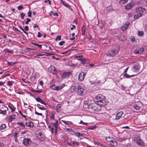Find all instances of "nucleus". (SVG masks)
Masks as SVG:
<instances>
[{
	"mask_svg": "<svg viewBox=\"0 0 147 147\" xmlns=\"http://www.w3.org/2000/svg\"><path fill=\"white\" fill-rule=\"evenodd\" d=\"M68 144L72 146H76L78 145L79 143L76 141H71L68 143Z\"/></svg>",
	"mask_w": 147,
	"mask_h": 147,
	"instance_id": "obj_15",
	"label": "nucleus"
},
{
	"mask_svg": "<svg viewBox=\"0 0 147 147\" xmlns=\"http://www.w3.org/2000/svg\"><path fill=\"white\" fill-rule=\"evenodd\" d=\"M80 61L82 64H84L86 62V59L85 58L81 59Z\"/></svg>",
	"mask_w": 147,
	"mask_h": 147,
	"instance_id": "obj_45",
	"label": "nucleus"
},
{
	"mask_svg": "<svg viewBox=\"0 0 147 147\" xmlns=\"http://www.w3.org/2000/svg\"><path fill=\"white\" fill-rule=\"evenodd\" d=\"M13 82L11 81H8L7 82L8 85L9 86H11L13 85Z\"/></svg>",
	"mask_w": 147,
	"mask_h": 147,
	"instance_id": "obj_47",
	"label": "nucleus"
},
{
	"mask_svg": "<svg viewBox=\"0 0 147 147\" xmlns=\"http://www.w3.org/2000/svg\"><path fill=\"white\" fill-rule=\"evenodd\" d=\"M73 133L74 134L78 137H80V136H83V134L79 132H76L75 131H74Z\"/></svg>",
	"mask_w": 147,
	"mask_h": 147,
	"instance_id": "obj_25",
	"label": "nucleus"
},
{
	"mask_svg": "<svg viewBox=\"0 0 147 147\" xmlns=\"http://www.w3.org/2000/svg\"><path fill=\"white\" fill-rule=\"evenodd\" d=\"M86 74V73L84 72L80 73L79 74V80L80 81H82L84 79Z\"/></svg>",
	"mask_w": 147,
	"mask_h": 147,
	"instance_id": "obj_7",
	"label": "nucleus"
},
{
	"mask_svg": "<svg viewBox=\"0 0 147 147\" xmlns=\"http://www.w3.org/2000/svg\"><path fill=\"white\" fill-rule=\"evenodd\" d=\"M18 134V133L16 132L13 134V136L15 137H17V136Z\"/></svg>",
	"mask_w": 147,
	"mask_h": 147,
	"instance_id": "obj_59",
	"label": "nucleus"
},
{
	"mask_svg": "<svg viewBox=\"0 0 147 147\" xmlns=\"http://www.w3.org/2000/svg\"><path fill=\"white\" fill-rule=\"evenodd\" d=\"M54 115L53 113H52L51 114V115L50 116V119L52 121H53L54 120H55L54 119Z\"/></svg>",
	"mask_w": 147,
	"mask_h": 147,
	"instance_id": "obj_39",
	"label": "nucleus"
},
{
	"mask_svg": "<svg viewBox=\"0 0 147 147\" xmlns=\"http://www.w3.org/2000/svg\"><path fill=\"white\" fill-rule=\"evenodd\" d=\"M134 3L133 2L129 3L125 6V9L127 10L130 9L134 6Z\"/></svg>",
	"mask_w": 147,
	"mask_h": 147,
	"instance_id": "obj_8",
	"label": "nucleus"
},
{
	"mask_svg": "<svg viewBox=\"0 0 147 147\" xmlns=\"http://www.w3.org/2000/svg\"><path fill=\"white\" fill-rule=\"evenodd\" d=\"M61 121L64 124L67 125H72L73 124L72 122L69 121H66L61 120Z\"/></svg>",
	"mask_w": 147,
	"mask_h": 147,
	"instance_id": "obj_31",
	"label": "nucleus"
},
{
	"mask_svg": "<svg viewBox=\"0 0 147 147\" xmlns=\"http://www.w3.org/2000/svg\"><path fill=\"white\" fill-rule=\"evenodd\" d=\"M142 103L140 102L135 103L133 105V107L137 110H140L142 106Z\"/></svg>",
	"mask_w": 147,
	"mask_h": 147,
	"instance_id": "obj_5",
	"label": "nucleus"
},
{
	"mask_svg": "<svg viewBox=\"0 0 147 147\" xmlns=\"http://www.w3.org/2000/svg\"><path fill=\"white\" fill-rule=\"evenodd\" d=\"M137 144L139 145H142L143 144V142L140 139L136 141Z\"/></svg>",
	"mask_w": 147,
	"mask_h": 147,
	"instance_id": "obj_29",
	"label": "nucleus"
},
{
	"mask_svg": "<svg viewBox=\"0 0 147 147\" xmlns=\"http://www.w3.org/2000/svg\"><path fill=\"white\" fill-rule=\"evenodd\" d=\"M26 124L27 126L30 128L33 127L34 126V125L33 123L32 122L26 123Z\"/></svg>",
	"mask_w": 147,
	"mask_h": 147,
	"instance_id": "obj_24",
	"label": "nucleus"
},
{
	"mask_svg": "<svg viewBox=\"0 0 147 147\" xmlns=\"http://www.w3.org/2000/svg\"><path fill=\"white\" fill-rule=\"evenodd\" d=\"M33 44L34 45L39 47V48H41L42 47V45H39L36 43H33Z\"/></svg>",
	"mask_w": 147,
	"mask_h": 147,
	"instance_id": "obj_53",
	"label": "nucleus"
},
{
	"mask_svg": "<svg viewBox=\"0 0 147 147\" xmlns=\"http://www.w3.org/2000/svg\"><path fill=\"white\" fill-rule=\"evenodd\" d=\"M65 43V42L64 41H61L59 43V45L60 46H62Z\"/></svg>",
	"mask_w": 147,
	"mask_h": 147,
	"instance_id": "obj_56",
	"label": "nucleus"
},
{
	"mask_svg": "<svg viewBox=\"0 0 147 147\" xmlns=\"http://www.w3.org/2000/svg\"><path fill=\"white\" fill-rule=\"evenodd\" d=\"M52 124H53V126L55 128V132H56L58 129V122L57 120H54V121H52Z\"/></svg>",
	"mask_w": 147,
	"mask_h": 147,
	"instance_id": "obj_12",
	"label": "nucleus"
},
{
	"mask_svg": "<svg viewBox=\"0 0 147 147\" xmlns=\"http://www.w3.org/2000/svg\"><path fill=\"white\" fill-rule=\"evenodd\" d=\"M61 2L62 3V4L65 6L66 7H69L70 6L69 5L67 4V3H65V2H64L62 0H60Z\"/></svg>",
	"mask_w": 147,
	"mask_h": 147,
	"instance_id": "obj_33",
	"label": "nucleus"
},
{
	"mask_svg": "<svg viewBox=\"0 0 147 147\" xmlns=\"http://www.w3.org/2000/svg\"><path fill=\"white\" fill-rule=\"evenodd\" d=\"M71 74L70 72H65L63 73V74L61 76V78L62 79L65 78L69 77Z\"/></svg>",
	"mask_w": 147,
	"mask_h": 147,
	"instance_id": "obj_13",
	"label": "nucleus"
},
{
	"mask_svg": "<svg viewBox=\"0 0 147 147\" xmlns=\"http://www.w3.org/2000/svg\"><path fill=\"white\" fill-rule=\"evenodd\" d=\"M66 129L67 131H69V132H73L74 131L72 129H70L66 128Z\"/></svg>",
	"mask_w": 147,
	"mask_h": 147,
	"instance_id": "obj_58",
	"label": "nucleus"
},
{
	"mask_svg": "<svg viewBox=\"0 0 147 147\" xmlns=\"http://www.w3.org/2000/svg\"><path fill=\"white\" fill-rule=\"evenodd\" d=\"M16 116L15 115H11L10 116H9L8 117V119L9 120V121H12L13 119H15L16 118V117H16Z\"/></svg>",
	"mask_w": 147,
	"mask_h": 147,
	"instance_id": "obj_23",
	"label": "nucleus"
},
{
	"mask_svg": "<svg viewBox=\"0 0 147 147\" xmlns=\"http://www.w3.org/2000/svg\"><path fill=\"white\" fill-rule=\"evenodd\" d=\"M49 71L54 74L57 72V69L54 66H51L49 68Z\"/></svg>",
	"mask_w": 147,
	"mask_h": 147,
	"instance_id": "obj_14",
	"label": "nucleus"
},
{
	"mask_svg": "<svg viewBox=\"0 0 147 147\" xmlns=\"http://www.w3.org/2000/svg\"><path fill=\"white\" fill-rule=\"evenodd\" d=\"M96 126H92L88 128V129H89L93 130L96 128Z\"/></svg>",
	"mask_w": 147,
	"mask_h": 147,
	"instance_id": "obj_49",
	"label": "nucleus"
},
{
	"mask_svg": "<svg viewBox=\"0 0 147 147\" xmlns=\"http://www.w3.org/2000/svg\"><path fill=\"white\" fill-rule=\"evenodd\" d=\"M77 88L74 86H72L70 89V91L71 93H73L76 91Z\"/></svg>",
	"mask_w": 147,
	"mask_h": 147,
	"instance_id": "obj_26",
	"label": "nucleus"
},
{
	"mask_svg": "<svg viewBox=\"0 0 147 147\" xmlns=\"http://www.w3.org/2000/svg\"><path fill=\"white\" fill-rule=\"evenodd\" d=\"M79 124H82L85 125H88V123H86L82 121H80V122L79 123Z\"/></svg>",
	"mask_w": 147,
	"mask_h": 147,
	"instance_id": "obj_46",
	"label": "nucleus"
},
{
	"mask_svg": "<svg viewBox=\"0 0 147 147\" xmlns=\"http://www.w3.org/2000/svg\"><path fill=\"white\" fill-rule=\"evenodd\" d=\"M117 54V53H116V51L114 50L109 51L106 54V55L109 57H113Z\"/></svg>",
	"mask_w": 147,
	"mask_h": 147,
	"instance_id": "obj_2",
	"label": "nucleus"
},
{
	"mask_svg": "<svg viewBox=\"0 0 147 147\" xmlns=\"http://www.w3.org/2000/svg\"><path fill=\"white\" fill-rule=\"evenodd\" d=\"M39 137H38L40 140L42 141H44L45 139V136L44 134H43L41 132H39L38 134Z\"/></svg>",
	"mask_w": 147,
	"mask_h": 147,
	"instance_id": "obj_16",
	"label": "nucleus"
},
{
	"mask_svg": "<svg viewBox=\"0 0 147 147\" xmlns=\"http://www.w3.org/2000/svg\"><path fill=\"white\" fill-rule=\"evenodd\" d=\"M82 32H85V27L84 25H83L82 28Z\"/></svg>",
	"mask_w": 147,
	"mask_h": 147,
	"instance_id": "obj_57",
	"label": "nucleus"
},
{
	"mask_svg": "<svg viewBox=\"0 0 147 147\" xmlns=\"http://www.w3.org/2000/svg\"><path fill=\"white\" fill-rule=\"evenodd\" d=\"M31 141L29 138H24L23 140V144L25 146H27L31 142Z\"/></svg>",
	"mask_w": 147,
	"mask_h": 147,
	"instance_id": "obj_10",
	"label": "nucleus"
},
{
	"mask_svg": "<svg viewBox=\"0 0 147 147\" xmlns=\"http://www.w3.org/2000/svg\"><path fill=\"white\" fill-rule=\"evenodd\" d=\"M84 89L81 86H79L78 87L77 94L78 95H82L83 93Z\"/></svg>",
	"mask_w": 147,
	"mask_h": 147,
	"instance_id": "obj_9",
	"label": "nucleus"
},
{
	"mask_svg": "<svg viewBox=\"0 0 147 147\" xmlns=\"http://www.w3.org/2000/svg\"><path fill=\"white\" fill-rule=\"evenodd\" d=\"M61 139L63 142H65L67 140V136H66L63 135L61 137Z\"/></svg>",
	"mask_w": 147,
	"mask_h": 147,
	"instance_id": "obj_28",
	"label": "nucleus"
},
{
	"mask_svg": "<svg viewBox=\"0 0 147 147\" xmlns=\"http://www.w3.org/2000/svg\"><path fill=\"white\" fill-rule=\"evenodd\" d=\"M23 7V6L21 5H20L18 7V9L20 10Z\"/></svg>",
	"mask_w": 147,
	"mask_h": 147,
	"instance_id": "obj_62",
	"label": "nucleus"
},
{
	"mask_svg": "<svg viewBox=\"0 0 147 147\" xmlns=\"http://www.w3.org/2000/svg\"><path fill=\"white\" fill-rule=\"evenodd\" d=\"M3 108H5V109L4 110H2L1 109H0V114H2L3 115H5L7 113L6 109H8L7 107H6L5 106H4Z\"/></svg>",
	"mask_w": 147,
	"mask_h": 147,
	"instance_id": "obj_19",
	"label": "nucleus"
},
{
	"mask_svg": "<svg viewBox=\"0 0 147 147\" xmlns=\"http://www.w3.org/2000/svg\"><path fill=\"white\" fill-rule=\"evenodd\" d=\"M4 51L5 52H7L11 54H13V50H9L7 48L5 49L4 50Z\"/></svg>",
	"mask_w": 147,
	"mask_h": 147,
	"instance_id": "obj_30",
	"label": "nucleus"
},
{
	"mask_svg": "<svg viewBox=\"0 0 147 147\" xmlns=\"http://www.w3.org/2000/svg\"><path fill=\"white\" fill-rule=\"evenodd\" d=\"M133 14V13L131 12L129 13L128 14V17L129 18H130L132 16Z\"/></svg>",
	"mask_w": 147,
	"mask_h": 147,
	"instance_id": "obj_55",
	"label": "nucleus"
},
{
	"mask_svg": "<svg viewBox=\"0 0 147 147\" xmlns=\"http://www.w3.org/2000/svg\"><path fill=\"white\" fill-rule=\"evenodd\" d=\"M146 10L145 8L142 7H140L137 8L136 9V11L137 14H140L142 16L144 12Z\"/></svg>",
	"mask_w": 147,
	"mask_h": 147,
	"instance_id": "obj_4",
	"label": "nucleus"
},
{
	"mask_svg": "<svg viewBox=\"0 0 147 147\" xmlns=\"http://www.w3.org/2000/svg\"><path fill=\"white\" fill-rule=\"evenodd\" d=\"M24 29L26 31H28V30L29 28L28 26H26L25 27Z\"/></svg>",
	"mask_w": 147,
	"mask_h": 147,
	"instance_id": "obj_64",
	"label": "nucleus"
},
{
	"mask_svg": "<svg viewBox=\"0 0 147 147\" xmlns=\"http://www.w3.org/2000/svg\"><path fill=\"white\" fill-rule=\"evenodd\" d=\"M129 23H127L125 24L124 26H123L121 28V30L123 31H125L127 29L129 25Z\"/></svg>",
	"mask_w": 147,
	"mask_h": 147,
	"instance_id": "obj_22",
	"label": "nucleus"
},
{
	"mask_svg": "<svg viewBox=\"0 0 147 147\" xmlns=\"http://www.w3.org/2000/svg\"><path fill=\"white\" fill-rule=\"evenodd\" d=\"M39 83L40 85L41 86H42L43 85V82L42 80H40L39 82Z\"/></svg>",
	"mask_w": 147,
	"mask_h": 147,
	"instance_id": "obj_63",
	"label": "nucleus"
},
{
	"mask_svg": "<svg viewBox=\"0 0 147 147\" xmlns=\"http://www.w3.org/2000/svg\"><path fill=\"white\" fill-rule=\"evenodd\" d=\"M27 21L25 22L26 24H28V22H30L31 20L30 18H27L26 19Z\"/></svg>",
	"mask_w": 147,
	"mask_h": 147,
	"instance_id": "obj_50",
	"label": "nucleus"
},
{
	"mask_svg": "<svg viewBox=\"0 0 147 147\" xmlns=\"http://www.w3.org/2000/svg\"><path fill=\"white\" fill-rule=\"evenodd\" d=\"M17 124L18 125H20L22 127H24V128H25V125L22 123L20 122H17Z\"/></svg>",
	"mask_w": 147,
	"mask_h": 147,
	"instance_id": "obj_35",
	"label": "nucleus"
},
{
	"mask_svg": "<svg viewBox=\"0 0 147 147\" xmlns=\"http://www.w3.org/2000/svg\"><path fill=\"white\" fill-rule=\"evenodd\" d=\"M35 113L36 115L41 116H42V113H39L36 111H35Z\"/></svg>",
	"mask_w": 147,
	"mask_h": 147,
	"instance_id": "obj_51",
	"label": "nucleus"
},
{
	"mask_svg": "<svg viewBox=\"0 0 147 147\" xmlns=\"http://www.w3.org/2000/svg\"><path fill=\"white\" fill-rule=\"evenodd\" d=\"M37 102H40L41 104L46 105V104L45 102L44 101L42 100L40 98L38 97H37L36 98H35Z\"/></svg>",
	"mask_w": 147,
	"mask_h": 147,
	"instance_id": "obj_20",
	"label": "nucleus"
},
{
	"mask_svg": "<svg viewBox=\"0 0 147 147\" xmlns=\"http://www.w3.org/2000/svg\"><path fill=\"white\" fill-rule=\"evenodd\" d=\"M38 108L40 110H45L46 109V108L43 107H38Z\"/></svg>",
	"mask_w": 147,
	"mask_h": 147,
	"instance_id": "obj_61",
	"label": "nucleus"
},
{
	"mask_svg": "<svg viewBox=\"0 0 147 147\" xmlns=\"http://www.w3.org/2000/svg\"><path fill=\"white\" fill-rule=\"evenodd\" d=\"M141 15L140 14H137L134 16V18L135 19H137L139 17H141Z\"/></svg>",
	"mask_w": 147,
	"mask_h": 147,
	"instance_id": "obj_42",
	"label": "nucleus"
},
{
	"mask_svg": "<svg viewBox=\"0 0 147 147\" xmlns=\"http://www.w3.org/2000/svg\"><path fill=\"white\" fill-rule=\"evenodd\" d=\"M119 39L123 41L126 39V37L124 35H121V36L120 37Z\"/></svg>",
	"mask_w": 147,
	"mask_h": 147,
	"instance_id": "obj_32",
	"label": "nucleus"
},
{
	"mask_svg": "<svg viewBox=\"0 0 147 147\" xmlns=\"http://www.w3.org/2000/svg\"><path fill=\"white\" fill-rule=\"evenodd\" d=\"M28 16L29 17H31L32 15V12L31 11H30L28 12Z\"/></svg>",
	"mask_w": 147,
	"mask_h": 147,
	"instance_id": "obj_60",
	"label": "nucleus"
},
{
	"mask_svg": "<svg viewBox=\"0 0 147 147\" xmlns=\"http://www.w3.org/2000/svg\"><path fill=\"white\" fill-rule=\"evenodd\" d=\"M16 62H9L7 61V64L10 66H13L14 64H16Z\"/></svg>",
	"mask_w": 147,
	"mask_h": 147,
	"instance_id": "obj_37",
	"label": "nucleus"
},
{
	"mask_svg": "<svg viewBox=\"0 0 147 147\" xmlns=\"http://www.w3.org/2000/svg\"><path fill=\"white\" fill-rule=\"evenodd\" d=\"M112 143L113 144H111V146H116L117 145V143L116 141H112Z\"/></svg>",
	"mask_w": 147,
	"mask_h": 147,
	"instance_id": "obj_40",
	"label": "nucleus"
},
{
	"mask_svg": "<svg viewBox=\"0 0 147 147\" xmlns=\"http://www.w3.org/2000/svg\"><path fill=\"white\" fill-rule=\"evenodd\" d=\"M55 85H52L50 86V88H52L53 90H59L63 88L65 86V84H63L62 85L59 86H55L53 88V87Z\"/></svg>",
	"mask_w": 147,
	"mask_h": 147,
	"instance_id": "obj_3",
	"label": "nucleus"
},
{
	"mask_svg": "<svg viewBox=\"0 0 147 147\" xmlns=\"http://www.w3.org/2000/svg\"><path fill=\"white\" fill-rule=\"evenodd\" d=\"M100 109V107L99 105L95 103L93 104L92 111H98Z\"/></svg>",
	"mask_w": 147,
	"mask_h": 147,
	"instance_id": "obj_11",
	"label": "nucleus"
},
{
	"mask_svg": "<svg viewBox=\"0 0 147 147\" xmlns=\"http://www.w3.org/2000/svg\"><path fill=\"white\" fill-rule=\"evenodd\" d=\"M144 34V32L142 31H139L138 32V34L140 36H142Z\"/></svg>",
	"mask_w": 147,
	"mask_h": 147,
	"instance_id": "obj_41",
	"label": "nucleus"
},
{
	"mask_svg": "<svg viewBox=\"0 0 147 147\" xmlns=\"http://www.w3.org/2000/svg\"><path fill=\"white\" fill-rule=\"evenodd\" d=\"M38 35L37 36L38 37L40 38L42 36V34H41L40 32H38Z\"/></svg>",
	"mask_w": 147,
	"mask_h": 147,
	"instance_id": "obj_52",
	"label": "nucleus"
},
{
	"mask_svg": "<svg viewBox=\"0 0 147 147\" xmlns=\"http://www.w3.org/2000/svg\"><path fill=\"white\" fill-rule=\"evenodd\" d=\"M61 36L59 35L57 36L56 38H55V40H61Z\"/></svg>",
	"mask_w": 147,
	"mask_h": 147,
	"instance_id": "obj_48",
	"label": "nucleus"
},
{
	"mask_svg": "<svg viewBox=\"0 0 147 147\" xmlns=\"http://www.w3.org/2000/svg\"><path fill=\"white\" fill-rule=\"evenodd\" d=\"M96 101L99 102L100 105L105 106L107 104V102L106 101L105 98V97L103 96L101 94H98L95 97Z\"/></svg>",
	"mask_w": 147,
	"mask_h": 147,
	"instance_id": "obj_1",
	"label": "nucleus"
},
{
	"mask_svg": "<svg viewBox=\"0 0 147 147\" xmlns=\"http://www.w3.org/2000/svg\"><path fill=\"white\" fill-rule=\"evenodd\" d=\"M140 68V66L139 65L136 64L134 65L133 68L136 71H139Z\"/></svg>",
	"mask_w": 147,
	"mask_h": 147,
	"instance_id": "obj_21",
	"label": "nucleus"
},
{
	"mask_svg": "<svg viewBox=\"0 0 147 147\" xmlns=\"http://www.w3.org/2000/svg\"><path fill=\"white\" fill-rule=\"evenodd\" d=\"M124 76L126 78H129L130 77H133L134 76V75H129L128 74H127V73H125L123 74Z\"/></svg>",
	"mask_w": 147,
	"mask_h": 147,
	"instance_id": "obj_34",
	"label": "nucleus"
},
{
	"mask_svg": "<svg viewBox=\"0 0 147 147\" xmlns=\"http://www.w3.org/2000/svg\"><path fill=\"white\" fill-rule=\"evenodd\" d=\"M61 107V105L60 104H59L57 105L56 107V109L57 112H59L60 111V109Z\"/></svg>",
	"mask_w": 147,
	"mask_h": 147,
	"instance_id": "obj_38",
	"label": "nucleus"
},
{
	"mask_svg": "<svg viewBox=\"0 0 147 147\" xmlns=\"http://www.w3.org/2000/svg\"><path fill=\"white\" fill-rule=\"evenodd\" d=\"M6 126V125L5 124H3L0 126V129L2 130L5 128Z\"/></svg>",
	"mask_w": 147,
	"mask_h": 147,
	"instance_id": "obj_43",
	"label": "nucleus"
},
{
	"mask_svg": "<svg viewBox=\"0 0 147 147\" xmlns=\"http://www.w3.org/2000/svg\"><path fill=\"white\" fill-rule=\"evenodd\" d=\"M18 112L23 117L26 118V116L23 115L20 111H18Z\"/></svg>",
	"mask_w": 147,
	"mask_h": 147,
	"instance_id": "obj_54",
	"label": "nucleus"
},
{
	"mask_svg": "<svg viewBox=\"0 0 147 147\" xmlns=\"http://www.w3.org/2000/svg\"><path fill=\"white\" fill-rule=\"evenodd\" d=\"M25 16V14L23 13H22L20 14V17L22 18V19H24V17Z\"/></svg>",
	"mask_w": 147,
	"mask_h": 147,
	"instance_id": "obj_44",
	"label": "nucleus"
},
{
	"mask_svg": "<svg viewBox=\"0 0 147 147\" xmlns=\"http://www.w3.org/2000/svg\"><path fill=\"white\" fill-rule=\"evenodd\" d=\"M49 129L51 131V133L53 134L54 133V129L53 127L50 125L49 126Z\"/></svg>",
	"mask_w": 147,
	"mask_h": 147,
	"instance_id": "obj_36",
	"label": "nucleus"
},
{
	"mask_svg": "<svg viewBox=\"0 0 147 147\" xmlns=\"http://www.w3.org/2000/svg\"><path fill=\"white\" fill-rule=\"evenodd\" d=\"M84 104L85 105L87 106L89 110L92 111L93 103L90 104L89 102H88V101L86 100L84 101Z\"/></svg>",
	"mask_w": 147,
	"mask_h": 147,
	"instance_id": "obj_6",
	"label": "nucleus"
},
{
	"mask_svg": "<svg viewBox=\"0 0 147 147\" xmlns=\"http://www.w3.org/2000/svg\"><path fill=\"white\" fill-rule=\"evenodd\" d=\"M144 49L143 48H141L138 50H136L134 51V53L136 54H142L144 52Z\"/></svg>",
	"mask_w": 147,
	"mask_h": 147,
	"instance_id": "obj_17",
	"label": "nucleus"
},
{
	"mask_svg": "<svg viewBox=\"0 0 147 147\" xmlns=\"http://www.w3.org/2000/svg\"><path fill=\"white\" fill-rule=\"evenodd\" d=\"M129 0H120L119 1V4L121 5H123L126 3Z\"/></svg>",
	"mask_w": 147,
	"mask_h": 147,
	"instance_id": "obj_27",
	"label": "nucleus"
},
{
	"mask_svg": "<svg viewBox=\"0 0 147 147\" xmlns=\"http://www.w3.org/2000/svg\"><path fill=\"white\" fill-rule=\"evenodd\" d=\"M123 114V112L122 111L118 112L116 115L115 119L116 120L119 119L121 118Z\"/></svg>",
	"mask_w": 147,
	"mask_h": 147,
	"instance_id": "obj_18",
	"label": "nucleus"
}]
</instances>
